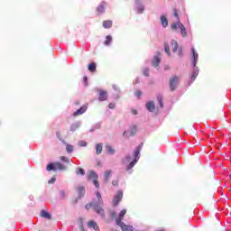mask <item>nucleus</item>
I'll return each mask as SVG.
<instances>
[{
  "label": "nucleus",
  "instance_id": "b1692460",
  "mask_svg": "<svg viewBox=\"0 0 231 231\" xmlns=\"http://www.w3.org/2000/svg\"><path fill=\"white\" fill-rule=\"evenodd\" d=\"M111 42H113V37H111V35H107L104 42L105 46H109V44H111Z\"/></svg>",
  "mask_w": 231,
  "mask_h": 231
},
{
  "label": "nucleus",
  "instance_id": "4468645a",
  "mask_svg": "<svg viewBox=\"0 0 231 231\" xmlns=\"http://www.w3.org/2000/svg\"><path fill=\"white\" fill-rule=\"evenodd\" d=\"M136 10H137V14H143V10H144V7H143V5H142V0H136Z\"/></svg>",
  "mask_w": 231,
  "mask_h": 231
},
{
  "label": "nucleus",
  "instance_id": "f704fd0d",
  "mask_svg": "<svg viewBox=\"0 0 231 231\" xmlns=\"http://www.w3.org/2000/svg\"><path fill=\"white\" fill-rule=\"evenodd\" d=\"M136 134V126H132L130 136H134Z\"/></svg>",
  "mask_w": 231,
  "mask_h": 231
},
{
  "label": "nucleus",
  "instance_id": "c756f323",
  "mask_svg": "<svg viewBox=\"0 0 231 231\" xmlns=\"http://www.w3.org/2000/svg\"><path fill=\"white\" fill-rule=\"evenodd\" d=\"M77 176H84L86 174V171L82 168H79V170L76 171Z\"/></svg>",
  "mask_w": 231,
  "mask_h": 231
},
{
  "label": "nucleus",
  "instance_id": "4be33fe9",
  "mask_svg": "<svg viewBox=\"0 0 231 231\" xmlns=\"http://www.w3.org/2000/svg\"><path fill=\"white\" fill-rule=\"evenodd\" d=\"M178 48H179L178 42H177L176 40H172V41H171V49H172V51H173V52L178 51Z\"/></svg>",
  "mask_w": 231,
  "mask_h": 231
},
{
  "label": "nucleus",
  "instance_id": "79ce46f5",
  "mask_svg": "<svg viewBox=\"0 0 231 231\" xmlns=\"http://www.w3.org/2000/svg\"><path fill=\"white\" fill-rule=\"evenodd\" d=\"M135 97H137V98H140V97H142V91L137 90V91L135 92Z\"/></svg>",
  "mask_w": 231,
  "mask_h": 231
},
{
  "label": "nucleus",
  "instance_id": "a18cd8bd",
  "mask_svg": "<svg viewBox=\"0 0 231 231\" xmlns=\"http://www.w3.org/2000/svg\"><path fill=\"white\" fill-rule=\"evenodd\" d=\"M112 185H114V187H118V180H113Z\"/></svg>",
  "mask_w": 231,
  "mask_h": 231
},
{
  "label": "nucleus",
  "instance_id": "6ab92c4d",
  "mask_svg": "<svg viewBox=\"0 0 231 231\" xmlns=\"http://www.w3.org/2000/svg\"><path fill=\"white\" fill-rule=\"evenodd\" d=\"M40 216L41 217H44V219H51V214L46 212L45 210H42Z\"/></svg>",
  "mask_w": 231,
  "mask_h": 231
},
{
  "label": "nucleus",
  "instance_id": "de8ad7c7",
  "mask_svg": "<svg viewBox=\"0 0 231 231\" xmlns=\"http://www.w3.org/2000/svg\"><path fill=\"white\" fill-rule=\"evenodd\" d=\"M56 136H57V138H59L60 140V132H57Z\"/></svg>",
  "mask_w": 231,
  "mask_h": 231
},
{
  "label": "nucleus",
  "instance_id": "aec40b11",
  "mask_svg": "<svg viewBox=\"0 0 231 231\" xmlns=\"http://www.w3.org/2000/svg\"><path fill=\"white\" fill-rule=\"evenodd\" d=\"M161 23L163 28H167L169 26V21L167 20V17H165L164 15L161 16Z\"/></svg>",
  "mask_w": 231,
  "mask_h": 231
},
{
  "label": "nucleus",
  "instance_id": "37998d69",
  "mask_svg": "<svg viewBox=\"0 0 231 231\" xmlns=\"http://www.w3.org/2000/svg\"><path fill=\"white\" fill-rule=\"evenodd\" d=\"M110 217H112V219H115V217H116V213L115 211H112L110 213Z\"/></svg>",
  "mask_w": 231,
  "mask_h": 231
},
{
  "label": "nucleus",
  "instance_id": "39448f33",
  "mask_svg": "<svg viewBox=\"0 0 231 231\" xmlns=\"http://www.w3.org/2000/svg\"><path fill=\"white\" fill-rule=\"evenodd\" d=\"M180 84V77L173 76L170 79V90L176 91V87Z\"/></svg>",
  "mask_w": 231,
  "mask_h": 231
},
{
  "label": "nucleus",
  "instance_id": "ddd939ff",
  "mask_svg": "<svg viewBox=\"0 0 231 231\" xmlns=\"http://www.w3.org/2000/svg\"><path fill=\"white\" fill-rule=\"evenodd\" d=\"M98 100L99 102H106V100H107V91L99 90Z\"/></svg>",
  "mask_w": 231,
  "mask_h": 231
},
{
  "label": "nucleus",
  "instance_id": "3c124183",
  "mask_svg": "<svg viewBox=\"0 0 231 231\" xmlns=\"http://www.w3.org/2000/svg\"><path fill=\"white\" fill-rule=\"evenodd\" d=\"M157 231H165V229H159V230H157Z\"/></svg>",
  "mask_w": 231,
  "mask_h": 231
},
{
  "label": "nucleus",
  "instance_id": "e433bc0d",
  "mask_svg": "<svg viewBox=\"0 0 231 231\" xmlns=\"http://www.w3.org/2000/svg\"><path fill=\"white\" fill-rule=\"evenodd\" d=\"M173 15L177 18V21H180V15L178 14L177 9H173Z\"/></svg>",
  "mask_w": 231,
  "mask_h": 231
},
{
  "label": "nucleus",
  "instance_id": "1a4fd4ad",
  "mask_svg": "<svg viewBox=\"0 0 231 231\" xmlns=\"http://www.w3.org/2000/svg\"><path fill=\"white\" fill-rule=\"evenodd\" d=\"M191 51H192L191 64L193 68H196V64L198 63V58L199 57V55L196 52V49L194 48L191 49Z\"/></svg>",
  "mask_w": 231,
  "mask_h": 231
},
{
  "label": "nucleus",
  "instance_id": "09e8293b",
  "mask_svg": "<svg viewBox=\"0 0 231 231\" xmlns=\"http://www.w3.org/2000/svg\"><path fill=\"white\" fill-rule=\"evenodd\" d=\"M125 160L126 162H131V156H126Z\"/></svg>",
  "mask_w": 231,
  "mask_h": 231
},
{
  "label": "nucleus",
  "instance_id": "9b49d317",
  "mask_svg": "<svg viewBox=\"0 0 231 231\" xmlns=\"http://www.w3.org/2000/svg\"><path fill=\"white\" fill-rule=\"evenodd\" d=\"M127 214L126 209H122L118 215V217L116 218V225L122 223V219H124V217Z\"/></svg>",
  "mask_w": 231,
  "mask_h": 231
},
{
  "label": "nucleus",
  "instance_id": "f257e3e1",
  "mask_svg": "<svg viewBox=\"0 0 231 231\" xmlns=\"http://www.w3.org/2000/svg\"><path fill=\"white\" fill-rule=\"evenodd\" d=\"M142 147H143V143H141L134 152V160L129 163L126 167V171L129 172L138 163V160H140V151H142Z\"/></svg>",
  "mask_w": 231,
  "mask_h": 231
},
{
  "label": "nucleus",
  "instance_id": "f8f14e48",
  "mask_svg": "<svg viewBox=\"0 0 231 231\" xmlns=\"http://www.w3.org/2000/svg\"><path fill=\"white\" fill-rule=\"evenodd\" d=\"M118 226H120L122 231H133L134 227L133 226L125 225V223L121 222L117 224Z\"/></svg>",
  "mask_w": 231,
  "mask_h": 231
},
{
  "label": "nucleus",
  "instance_id": "a878e982",
  "mask_svg": "<svg viewBox=\"0 0 231 231\" xmlns=\"http://www.w3.org/2000/svg\"><path fill=\"white\" fill-rule=\"evenodd\" d=\"M96 196L97 198L98 205H104V200L102 199V195L100 192L97 191Z\"/></svg>",
  "mask_w": 231,
  "mask_h": 231
},
{
  "label": "nucleus",
  "instance_id": "423d86ee",
  "mask_svg": "<svg viewBox=\"0 0 231 231\" xmlns=\"http://www.w3.org/2000/svg\"><path fill=\"white\" fill-rule=\"evenodd\" d=\"M88 180H92V183L95 185L96 189H100V183H98V175L95 171H90L88 175Z\"/></svg>",
  "mask_w": 231,
  "mask_h": 231
},
{
  "label": "nucleus",
  "instance_id": "473e14b6",
  "mask_svg": "<svg viewBox=\"0 0 231 231\" xmlns=\"http://www.w3.org/2000/svg\"><path fill=\"white\" fill-rule=\"evenodd\" d=\"M160 107H163V97L162 96L157 97Z\"/></svg>",
  "mask_w": 231,
  "mask_h": 231
},
{
  "label": "nucleus",
  "instance_id": "2eb2a0df",
  "mask_svg": "<svg viewBox=\"0 0 231 231\" xmlns=\"http://www.w3.org/2000/svg\"><path fill=\"white\" fill-rule=\"evenodd\" d=\"M146 108L150 113H153L154 109H156V106H154V101H150L146 103Z\"/></svg>",
  "mask_w": 231,
  "mask_h": 231
},
{
  "label": "nucleus",
  "instance_id": "9d476101",
  "mask_svg": "<svg viewBox=\"0 0 231 231\" xmlns=\"http://www.w3.org/2000/svg\"><path fill=\"white\" fill-rule=\"evenodd\" d=\"M88 111V105H83L79 109L74 112L73 116H80V115H84Z\"/></svg>",
  "mask_w": 231,
  "mask_h": 231
},
{
  "label": "nucleus",
  "instance_id": "f3484780",
  "mask_svg": "<svg viewBox=\"0 0 231 231\" xmlns=\"http://www.w3.org/2000/svg\"><path fill=\"white\" fill-rule=\"evenodd\" d=\"M88 225L89 228H94V230H96V231L100 230V228L98 227V225H97V222H95L93 220H90Z\"/></svg>",
  "mask_w": 231,
  "mask_h": 231
},
{
  "label": "nucleus",
  "instance_id": "5701e85b",
  "mask_svg": "<svg viewBox=\"0 0 231 231\" xmlns=\"http://www.w3.org/2000/svg\"><path fill=\"white\" fill-rule=\"evenodd\" d=\"M160 57H158V56H154L153 57V61H152V66L154 67V68H158V66H160Z\"/></svg>",
  "mask_w": 231,
  "mask_h": 231
},
{
  "label": "nucleus",
  "instance_id": "49530a36",
  "mask_svg": "<svg viewBox=\"0 0 231 231\" xmlns=\"http://www.w3.org/2000/svg\"><path fill=\"white\" fill-rule=\"evenodd\" d=\"M83 80H84L86 86H88V77L84 76Z\"/></svg>",
  "mask_w": 231,
  "mask_h": 231
},
{
  "label": "nucleus",
  "instance_id": "f03ea898",
  "mask_svg": "<svg viewBox=\"0 0 231 231\" xmlns=\"http://www.w3.org/2000/svg\"><path fill=\"white\" fill-rule=\"evenodd\" d=\"M46 171H48V172L51 171L54 172L57 171H68V166L60 162H51L47 165Z\"/></svg>",
  "mask_w": 231,
  "mask_h": 231
},
{
  "label": "nucleus",
  "instance_id": "864d4df0",
  "mask_svg": "<svg viewBox=\"0 0 231 231\" xmlns=\"http://www.w3.org/2000/svg\"><path fill=\"white\" fill-rule=\"evenodd\" d=\"M81 230H84V226H81Z\"/></svg>",
  "mask_w": 231,
  "mask_h": 231
},
{
  "label": "nucleus",
  "instance_id": "72a5a7b5",
  "mask_svg": "<svg viewBox=\"0 0 231 231\" xmlns=\"http://www.w3.org/2000/svg\"><path fill=\"white\" fill-rule=\"evenodd\" d=\"M60 162H63V163H69V158L66 157V156H61L60 158Z\"/></svg>",
  "mask_w": 231,
  "mask_h": 231
},
{
  "label": "nucleus",
  "instance_id": "393cba45",
  "mask_svg": "<svg viewBox=\"0 0 231 231\" xmlns=\"http://www.w3.org/2000/svg\"><path fill=\"white\" fill-rule=\"evenodd\" d=\"M88 71H91V73H95V71H97V64L94 62L88 64Z\"/></svg>",
  "mask_w": 231,
  "mask_h": 231
},
{
  "label": "nucleus",
  "instance_id": "4c0bfd02",
  "mask_svg": "<svg viewBox=\"0 0 231 231\" xmlns=\"http://www.w3.org/2000/svg\"><path fill=\"white\" fill-rule=\"evenodd\" d=\"M108 107L109 109H115V107H116V103L115 102L109 103Z\"/></svg>",
  "mask_w": 231,
  "mask_h": 231
},
{
  "label": "nucleus",
  "instance_id": "20e7f679",
  "mask_svg": "<svg viewBox=\"0 0 231 231\" xmlns=\"http://www.w3.org/2000/svg\"><path fill=\"white\" fill-rule=\"evenodd\" d=\"M93 207L95 212H97V214H98L99 216H101V217H104L105 214H104V208H102V207L98 206V204L95 203V202H90L88 204H87L85 206V208L87 210H89V208H91Z\"/></svg>",
  "mask_w": 231,
  "mask_h": 231
},
{
  "label": "nucleus",
  "instance_id": "cd10ccee",
  "mask_svg": "<svg viewBox=\"0 0 231 231\" xmlns=\"http://www.w3.org/2000/svg\"><path fill=\"white\" fill-rule=\"evenodd\" d=\"M164 51L167 55L171 56V49L169 47V43L167 42H164Z\"/></svg>",
  "mask_w": 231,
  "mask_h": 231
},
{
  "label": "nucleus",
  "instance_id": "7c9ffc66",
  "mask_svg": "<svg viewBox=\"0 0 231 231\" xmlns=\"http://www.w3.org/2000/svg\"><path fill=\"white\" fill-rule=\"evenodd\" d=\"M106 149L107 151V152H109V154H115L116 151L113 149V146L111 145H106Z\"/></svg>",
  "mask_w": 231,
  "mask_h": 231
},
{
  "label": "nucleus",
  "instance_id": "a19ab883",
  "mask_svg": "<svg viewBox=\"0 0 231 231\" xmlns=\"http://www.w3.org/2000/svg\"><path fill=\"white\" fill-rule=\"evenodd\" d=\"M55 181H57V178L52 177L51 180H49L48 183L52 184V183H55Z\"/></svg>",
  "mask_w": 231,
  "mask_h": 231
},
{
  "label": "nucleus",
  "instance_id": "6e6552de",
  "mask_svg": "<svg viewBox=\"0 0 231 231\" xmlns=\"http://www.w3.org/2000/svg\"><path fill=\"white\" fill-rule=\"evenodd\" d=\"M86 194V188L84 186H79L78 187V198L75 200V203L79 201V199H82Z\"/></svg>",
  "mask_w": 231,
  "mask_h": 231
},
{
  "label": "nucleus",
  "instance_id": "c03bdc74",
  "mask_svg": "<svg viewBox=\"0 0 231 231\" xmlns=\"http://www.w3.org/2000/svg\"><path fill=\"white\" fill-rule=\"evenodd\" d=\"M143 75H144V77H149V70H148V69H145L143 70Z\"/></svg>",
  "mask_w": 231,
  "mask_h": 231
},
{
  "label": "nucleus",
  "instance_id": "8fccbe9b",
  "mask_svg": "<svg viewBox=\"0 0 231 231\" xmlns=\"http://www.w3.org/2000/svg\"><path fill=\"white\" fill-rule=\"evenodd\" d=\"M132 113L134 114V115H138V111H136V110H132Z\"/></svg>",
  "mask_w": 231,
  "mask_h": 231
},
{
  "label": "nucleus",
  "instance_id": "bb28decb",
  "mask_svg": "<svg viewBox=\"0 0 231 231\" xmlns=\"http://www.w3.org/2000/svg\"><path fill=\"white\" fill-rule=\"evenodd\" d=\"M109 178H111V171H105V183H107L109 181Z\"/></svg>",
  "mask_w": 231,
  "mask_h": 231
},
{
  "label": "nucleus",
  "instance_id": "a211bd4d",
  "mask_svg": "<svg viewBox=\"0 0 231 231\" xmlns=\"http://www.w3.org/2000/svg\"><path fill=\"white\" fill-rule=\"evenodd\" d=\"M106 2H103L101 5H99L97 8L98 14H104L106 12Z\"/></svg>",
  "mask_w": 231,
  "mask_h": 231
},
{
  "label": "nucleus",
  "instance_id": "58836bf2",
  "mask_svg": "<svg viewBox=\"0 0 231 231\" xmlns=\"http://www.w3.org/2000/svg\"><path fill=\"white\" fill-rule=\"evenodd\" d=\"M88 145V143L86 141H80L79 142V146L80 147H86Z\"/></svg>",
  "mask_w": 231,
  "mask_h": 231
},
{
  "label": "nucleus",
  "instance_id": "ea45409f",
  "mask_svg": "<svg viewBox=\"0 0 231 231\" xmlns=\"http://www.w3.org/2000/svg\"><path fill=\"white\" fill-rule=\"evenodd\" d=\"M76 129H79V125H72L70 126V131L75 132Z\"/></svg>",
  "mask_w": 231,
  "mask_h": 231
},
{
  "label": "nucleus",
  "instance_id": "2f4dec72",
  "mask_svg": "<svg viewBox=\"0 0 231 231\" xmlns=\"http://www.w3.org/2000/svg\"><path fill=\"white\" fill-rule=\"evenodd\" d=\"M66 151L69 154H71V152H73V145L71 144H67L66 145Z\"/></svg>",
  "mask_w": 231,
  "mask_h": 231
},
{
  "label": "nucleus",
  "instance_id": "c85d7f7f",
  "mask_svg": "<svg viewBox=\"0 0 231 231\" xmlns=\"http://www.w3.org/2000/svg\"><path fill=\"white\" fill-rule=\"evenodd\" d=\"M96 152H97V154H102V143L97 144Z\"/></svg>",
  "mask_w": 231,
  "mask_h": 231
},
{
  "label": "nucleus",
  "instance_id": "6e6d98bb",
  "mask_svg": "<svg viewBox=\"0 0 231 231\" xmlns=\"http://www.w3.org/2000/svg\"><path fill=\"white\" fill-rule=\"evenodd\" d=\"M123 136H125V132H124Z\"/></svg>",
  "mask_w": 231,
  "mask_h": 231
},
{
  "label": "nucleus",
  "instance_id": "c9c22d12",
  "mask_svg": "<svg viewBox=\"0 0 231 231\" xmlns=\"http://www.w3.org/2000/svg\"><path fill=\"white\" fill-rule=\"evenodd\" d=\"M60 199H66V191H65L64 189H61V190L60 191Z\"/></svg>",
  "mask_w": 231,
  "mask_h": 231
},
{
  "label": "nucleus",
  "instance_id": "412c9836",
  "mask_svg": "<svg viewBox=\"0 0 231 231\" xmlns=\"http://www.w3.org/2000/svg\"><path fill=\"white\" fill-rule=\"evenodd\" d=\"M113 26V21L111 20H106L103 22V27L106 29H109Z\"/></svg>",
  "mask_w": 231,
  "mask_h": 231
},
{
  "label": "nucleus",
  "instance_id": "0eeeda50",
  "mask_svg": "<svg viewBox=\"0 0 231 231\" xmlns=\"http://www.w3.org/2000/svg\"><path fill=\"white\" fill-rule=\"evenodd\" d=\"M122 198H124V191L118 190L113 199L114 207H118V204L122 201Z\"/></svg>",
  "mask_w": 231,
  "mask_h": 231
},
{
  "label": "nucleus",
  "instance_id": "603ef678",
  "mask_svg": "<svg viewBox=\"0 0 231 231\" xmlns=\"http://www.w3.org/2000/svg\"><path fill=\"white\" fill-rule=\"evenodd\" d=\"M165 69H169V66H166V67H165Z\"/></svg>",
  "mask_w": 231,
  "mask_h": 231
},
{
  "label": "nucleus",
  "instance_id": "dca6fc26",
  "mask_svg": "<svg viewBox=\"0 0 231 231\" xmlns=\"http://www.w3.org/2000/svg\"><path fill=\"white\" fill-rule=\"evenodd\" d=\"M198 75H199V69H198V67H195L193 73L191 74V77H190V79L192 80V82L196 80V79L198 78Z\"/></svg>",
  "mask_w": 231,
  "mask_h": 231
},
{
  "label": "nucleus",
  "instance_id": "7ed1b4c3",
  "mask_svg": "<svg viewBox=\"0 0 231 231\" xmlns=\"http://www.w3.org/2000/svg\"><path fill=\"white\" fill-rule=\"evenodd\" d=\"M178 28L180 29L182 37L187 38L188 37L187 29L185 28V25H183V23H181L180 21H177V23H173L171 25V29L172 30V32H176Z\"/></svg>",
  "mask_w": 231,
  "mask_h": 231
},
{
  "label": "nucleus",
  "instance_id": "5fc2aeb1",
  "mask_svg": "<svg viewBox=\"0 0 231 231\" xmlns=\"http://www.w3.org/2000/svg\"><path fill=\"white\" fill-rule=\"evenodd\" d=\"M179 55H181V51H180Z\"/></svg>",
  "mask_w": 231,
  "mask_h": 231
}]
</instances>
